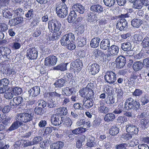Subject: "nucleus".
<instances>
[{
    "instance_id": "1",
    "label": "nucleus",
    "mask_w": 149,
    "mask_h": 149,
    "mask_svg": "<svg viewBox=\"0 0 149 149\" xmlns=\"http://www.w3.org/2000/svg\"><path fill=\"white\" fill-rule=\"evenodd\" d=\"M48 28L51 31L56 32L53 34V40H56L59 38L62 33L60 31L61 28V24L60 21L56 19L49 21L48 22Z\"/></svg>"
},
{
    "instance_id": "2",
    "label": "nucleus",
    "mask_w": 149,
    "mask_h": 149,
    "mask_svg": "<svg viewBox=\"0 0 149 149\" xmlns=\"http://www.w3.org/2000/svg\"><path fill=\"white\" fill-rule=\"evenodd\" d=\"M140 104L139 101L134 100L131 98L127 99L125 103L124 108L128 110L131 109L137 111L140 108Z\"/></svg>"
},
{
    "instance_id": "3",
    "label": "nucleus",
    "mask_w": 149,
    "mask_h": 149,
    "mask_svg": "<svg viewBox=\"0 0 149 149\" xmlns=\"http://www.w3.org/2000/svg\"><path fill=\"white\" fill-rule=\"evenodd\" d=\"M33 117L31 113L24 112L17 114L16 119V120H19L22 123H26L31 121Z\"/></svg>"
},
{
    "instance_id": "4",
    "label": "nucleus",
    "mask_w": 149,
    "mask_h": 149,
    "mask_svg": "<svg viewBox=\"0 0 149 149\" xmlns=\"http://www.w3.org/2000/svg\"><path fill=\"white\" fill-rule=\"evenodd\" d=\"M80 95L84 98L83 100L93 98L94 93L92 89H88L87 88H84L79 91Z\"/></svg>"
},
{
    "instance_id": "5",
    "label": "nucleus",
    "mask_w": 149,
    "mask_h": 149,
    "mask_svg": "<svg viewBox=\"0 0 149 149\" xmlns=\"http://www.w3.org/2000/svg\"><path fill=\"white\" fill-rule=\"evenodd\" d=\"M104 79L109 84H113L117 79L116 74L113 71H108L104 76Z\"/></svg>"
},
{
    "instance_id": "6",
    "label": "nucleus",
    "mask_w": 149,
    "mask_h": 149,
    "mask_svg": "<svg viewBox=\"0 0 149 149\" xmlns=\"http://www.w3.org/2000/svg\"><path fill=\"white\" fill-rule=\"evenodd\" d=\"M38 53L36 48L34 47H31L27 50L26 56L29 59H36L38 57Z\"/></svg>"
},
{
    "instance_id": "7",
    "label": "nucleus",
    "mask_w": 149,
    "mask_h": 149,
    "mask_svg": "<svg viewBox=\"0 0 149 149\" xmlns=\"http://www.w3.org/2000/svg\"><path fill=\"white\" fill-rule=\"evenodd\" d=\"M88 70L90 74L95 75L100 70V66L97 63H89L88 66Z\"/></svg>"
},
{
    "instance_id": "8",
    "label": "nucleus",
    "mask_w": 149,
    "mask_h": 149,
    "mask_svg": "<svg viewBox=\"0 0 149 149\" xmlns=\"http://www.w3.org/2000/svg\"><path fill=\"white\" fill-rule=\"evenodd\" d=\"M117 21L116 28L120 31L125 30L127 29L128 26L126 19L125 18H120Z\"/></svg>"
},
{
    "instance_id": "9",
    "label": "nucleus",
    "mask_w": 149,
    "mask_h": 149,
    "mask_svg": "<svg viewBox=\"0 0 149 149\" xmlns=\"http://www.w3.org/2000/svg\"><path fill=\"white\" fill-rule=\"evenodd\" d=\"M96 105L98 107V110L100 113L105 114L110 111V108L105 106V104L101 100L98 102Z\"/></svg>"
},
{
    "instance_id": "10",
    "label": "nucleus",
    "mask_w": 149,
    "mask_h": 149,
    "mask_svg": "<svg viewBox=\"0 0 149 149\" xmlns=\"http://www.w3.org/2000/svg\"><path fill=\"white\" fill-rule=\"evenodd\" d=\"M126 130L132 136L137 134L139 132L138 127L132 123H129L126 125Z\"/></svg>"
},
{
    "instance_id": "11",
    "label": "nucleus",
    "mask_w": 149,
    "mask_h": 149,
    "mask_svg": "<svg viewBox=\"0 0 149 149\" xmlns=\"http://www.w3.org/2000/svg\"><path fill=\"white\" fill-rule=\"evenodd\" d=\"M57 61L56 57L54 56H50L46 57L45 60V65L48 66H52L55 65Z\"/></svg>"
},
{
    "instance_id": "12",
    "label": "nucleus",
    "mask_w": 149,
    "mask_h": 149,
    "mask_svg": "<svg viewBox=\"0 0 149 149\" xmlns=\"http://www.w3.org/2000/svg\"><path fill=\"white\" fill-rule=\"evenodd\" d=\"M63 117L57 116L56 115H53L51 117V121L52 125L55 126H58L63 123Z\"/></svg>"
},
{
    "instance_id": "13",
    "label": "nucleus",
    "mask_w": 149,
    "mask_h": 149,
    "mask_svg": "<svg viewBox=\"0 0 149 149\" xmlns=\"http://www.w3.org/2000/svg\"><path fill=\"white\" fill-rule=\"evenodd\" d=\"M126 61V59L123 56H118L116 60L117 67L119 68H123L125 64Z\"/></svg>"
},
{
    "instance_id": "14",
    "label": "nucleus",
    "mask_w": 149,
    "mask_h": 149,
    "mask_svg": "<svg viewBox=\"0 0 149 149\" xmlns=\"http://www.w3.org/2000/svg\"><path fill=\"white\" fill-rule=\"evenodd\" d=\"M74 92V89L73 88L66 87L62 89L61 93L63 95L69 96L72 95Z\"/></svg>"
},
{
    "instance_id": "15",
    "label": "nucleus",
    "mask_w": 149,
    "mask_h": 149,
    "mask_svg": "<svg viewBox=\"0 0 149 149\" xmlns=\"http://www.w3.org/2000/svg\"><path fill=\"white\" fill-rule=\"evenodd\" d=\"M103 9L102 6L98 4L93 5L90 7V10L91 11L98 13V14H101L103 12Z\"/></svg>"
},
{
    "instance_id": "16",
    "label": "nucleus",
    "mask_w": 149,
    "mask_h": 149,
    "mask_svg": "<svg viewBox=\"0 0 149 149\" xmlns=\"http://www.w3.org/2000/svg\"><path fill=\"white\" fill-rule=\"evenodd\" d=\"M72 8L75 11H77L79 13L83 14L84 12L85 9L84 7L80 4L77 3L74 5Z\"/></svg>"
},
{
    "instance_id": "17",
    "label": "nucleus",
    "mask_w": 149,
    "mask_h": 149,
    "mask_svg": "<svg viewBox=\"0 0 149 149\" xmlns=\"http://www.w3.org/2000/svg\"><path fill=\"white\" fill-rule=\"evenodd\" d=\"M110 42L108 39L103 40L100 42V48L103 50H106L110 47Z\"/></svg>"
},
{
    "instance_id": "18",
    "label": "nucleus",
    "mask_w": 149,
    "mask_h": 149,
    "mask_svg": "<svg viewBox=\"0 0 149 149\" xmlns=\"http://www.w3.org/2000/svg\"><path fill=\"white\" fill-rule=\"evenodd\" d=\"M107 51L112 55H117L118 53L119 48L117 46L112 45L108 48Z\"/></svg>"
},
{
    "instance_id": "19",
    "label": "nucleus",
    "mask_w": 149,
    "mask_h": 149,
    "mask_svg": "<svg viewBox=\"0 0 149 149\" xmlns=\"http://www.w3.org/2000/svg\"><path fill=\"white\" fill-rule=\"evenodd\" d=\"M68 8L67 6L56 12L58 15L61 18H64L68 15Z\"/></svg>"
},
{
    "instance_id": "20",
    "label": "nucleus",
    "mask_w": 149,
    "mask_h": 149,
    "mask_svg": "<svg viewBox=\"0 0 149 149\" xmlns=\"http://www.w3.org/2000/svg\"><path fill=\"white\" fill-rule=\"evenodd\" d=\"M93 98L83 100L82 102L83 105L86 109H89L92 107L94 104Z\"/></svg>"
},
{
    "instance_id": "21",
    "label": "nucleus",
    "mask_w": 149,
    "mask_h": 149,
    "mask_svg": "<svg viewBox=\"0 0 149 149\" xmlns=\"http://www.w3.org/2000/svg\"><path fill=\"white\" fill-rule=\"evenodd\" d=\"M55 111L56 114L58 116H65L68 113L67 108L64 107L57 108Z\"/></svg>"
},
{
    "instance_id": "22",
    "label": "nucleus",
    "mask_w": 149,
    "mask_h": 149,
    "mask_svg": "<svg viewBox=\"0 0 149 149\" xmlns=\"http://www.w3.org/2000/svg\"><path fill=\"white\" fill-rule=\"evenodd\" d=\"M64 145V142L61 141H57L53 143L50 146L51 149H61Z\"/></svg>"
},
{
    "instance_id": "23",
    "label": "nucleus",
    "mask_w": 149,
    "mask_h": 149,
    "mask_svg": "<svg viewBox=\"0 0 149 149\" xmlns=\"http://www.w3.org/2000/svg\"><path fill=\"white\" fill-rule=\"evenodd\" d=\"M68 63H61L53 68V69L55 70L64 71L67 70V66Z\"/></svg>"
},
{
    "instance_id": "24",
    "label": "nucleus",
    "mask_w": 149,
    "mask_h": 149,
    "mask_svg": "<svg viewBox=\"0 0 149 149\" xmlns=\"http://www.w3.org/2000/svg\"><path fill=\"white\" fill-rule=\"evenodd\" d=\"M77 15L75 10H73L71 11L67 19L68 22L70 23H72L77 18Z\"/></svg>"
},
{
    "instance_id": "25",
    "label": "nucleus",
    "mask_w": 149,
    "mask_h": 149,
    "mask_svg": "<svg viewBox=\"0 0 149 149\" xmlns=\"http://www.w3.org/2000/svg\"><path fill=\"white\" fill-rule=\"evenodd\" d=\"M100 38L98 37H95L92 38L91 41L90 45L92 48H96L99 46Z\"/></svg>"
},
{
    "instance_id": "26",
    "label": "nucleus",
    "mask_w": 149,
    "mask_h": 149,
    "mask_svg": "<svg viewBox=\"0 0 149 149\" xmlns=\"http://www.w3.org/2000/svg\"><path fill=\"white\" fill-rule=\"evenodd\" d=\"M115 118V115L113 113H108L105 115L104 119L105 121L109 122L113 121Z\"/></svg>"
},
{
    "instance_id": "27",
    "label": "nucleus",
    "mask_w": 149,
    "mask_h": 149,
    "mask_svg": "<svg viewBox=\"0 0 149 149\" xmlns=\"http://www.w3.org/2000/svg\"><path fill=\"white\" fill-rule=\"evenodd\" d=\"M142 62L140 61H137L135 62L132 65L133 70L136 71L141 70L143 67Z\"/></svg>"
},
{
    "instance_id": "28",
    "label": "nucleus",
    "mask_w": 149,
    "mask_h": 149,
    "mask_svg": "<svg viewBox=\"0 0 149 149\" xmlns=\"http://www.w3.org/2000/svg\"><path fill=\"white\" fill-rule=\"evenodd\" d=\"M22 124V123L20 122L19 120H17L16 121L13 122L11 126L9 128L8 130L11 131L18 128Z\"/></svg>"
},
{
    "instance_id": "29",
    "label": "nucleus",
    "mask_w": 149,
    "mask_h": 149,
    "mask_svg": "<svg viewBox=\"0 0 149 149\" xmlns=\"http://www.w3.org/2000/svg\"><path fill=\"white\" fill-rule=\"evenodd\" d=\"M142 23L143 21L137 18L133 19L131 21L132 25L136 28L139 27Z\"/></svg>"
},
{
    "instance_id": "30",
    "label": "nucleus",
    "mask_w": 149,
    "mask_h": 149,
    "mask_svg": "<svg viewBox=\"0 0 149 149\" xmlns=\"http://www.w3.org/2000/svg\"><path fill=\"white\" fill-rule=\"evenodd\" d=\"M24 100L21 97L18 96L14 97L13 99V102L15 103L16 107L21 106V103L23 102Z\"/></svg>"
},
{
    "instance_id": "31",
    "label": "nucleus",
    "mask_w": 149,
    "mask_h": 149,
    "mask_svg": "<svg viewBox=\"0 0 149 149\" xmlns=\"http://www.w3.org/2000/svg\"><path fill=\"white\" fill-rule=\"evenodd\" d=\"M66 80L63 78L57 80L54 84L56 88H61L65 86Z\"/></svg>"
},
{
    "instance_id": "32",
    "label": "nucleus",
    "mask_w": 149,
    "mask_h": 149,
    "mask_svg": "<svg viewBox=\"0 0 149 149\" xmlns=\"http://www.w3.org/2000/svg\"><path fill=\"white\" fill-rule=\"evenodd\" d=\"M119 129L116 125L111 126L109 129V133L113 136H115L119 132Z\"/></svg>"
},
{
    "instance_id": "33",
    "label": "nucleus",
    "mask_w": 149,
    "mask_h": 149,
    "mask_svg": "<svg viewBox=\"0 0 149 149\" xmlns=\"http://www.w3.org/2000/svg\"><path fill=\"white\" fill-rule=\"evenodd\" d=\"M144 6L141 0H136L133 3V8L135 9H141Z\"/></svg>"
},
{
    "instance_id": "34",
    "label": "nucleus",
    "mask_w": 149,
    "mask_h": 149,
    "mask_svg": "<svg viewBox=\"0 0 149 149\" xmlns=\"http://www.w3.org/2000/svg\"><path fill=\"white\" fill-rule=\"evenodd\" d=\"M81 67H79L74 62H72L70 64V70L71 71L78 72L81 70Z\"/></svg>"
},
{
    "instance_id": "35",
    "label": "nucleus",
    "mask_w": 149,
    "mask_h": 149,
    "mask_svg": "<svg viewBox=\"0 0 149 149\" xmlns=\"http://www.w3.org/2000/svg\"><path fill=\"white\" fill-rule=\"evenodd\" d=\"M77 40V45L79 47H83L86 44V40L83 36L78 37Z\"/></svg>"
},
{
    "instance_id": "36",
    "label": "nucleus",
    "mask_w": 149,
    "mask_h": 149,
    "mask_svg": "<svg viewBox=\"0 0 149 149\" xmlns=\"http://www.w3.org/2000/svg\"><path fill=\"white\" fill-rule=\"evenodd\" d=\"M141 125L143 128L145 129L149 126V120L144 118L141 119L140 121Z\"/></svg>"
},
{
    "instance_id": "37",
    "label": "nucleus",
    "mask_w": 149,
    "mask_h": 149,
    "mask_svg": "<svg viewBox=\"0 0 149 149\" xmlns=\"http://www.w3.org/2000/svg\"><path fill=\"white\" fill-rule=\"evenodd\" d=\"M86 144L87 146L90 147L96 146V144L95 138L93 137H90Z\"/></svg>"
},
{
    "instance_id": "38",
    "label": "nucleus",
    "mask_w": 149,
    "mask_h": 149,
    "mask_svg": "<svg viewBox=\"0 0 149 149\" xmlns=\"http://www.w3.org/2000/svg\"><path fill=\"white\" fill-rule=\"evenodd\" d=\"M140 100L141 103V105L144 106L149 102V95L148 94L144 95L141 97Z\"/></svg>"
},
{
    "instance_id": "39",
    "label": "nucleus",
    "mask_w": 149,
    "mask_h": 149,
    "mask_svg": "<svg viewBox=\"0 0 149 149\" xmlns=\"http://www.w3.org/2000/svg\"><path fill=\"white\" fill-rule=\"evenodd\" d=\"M86 131V128L83 127H80L72 130V132L74 134L78 135L83 132H84Z\"/></svg>"
},
{
    "instance_id": "40",
    "label": "nucleus",
    "mask_w": 149,
    "mask_h": 149,
    "mask_svg": "<svg viewBox=\"0 0 149 149\" xmlns=\"http://www.w3.org/2000/svg\"><path fill=\"white\" fill-rule=\"evenodd\" d=\"M93 54L96 58H98L100 56L104 57L105 56V54L101 50L97 49H95L93 51Z\"/></svg>"
},
{
    "instance_id": "41",
    "label": "nucleus",
    "mask_w": 149,
    "mask_h": 149,
    "mask_svg": "<svg viewBox=\"0 0 149 149\" xmlns=\"http://www.w3.org/2000/svg\"><path fill=\"white\" fill-rule=\"evenodd\" d=\"M12 92L15 96H17L21 94L23 92L22 88L18 87H13Z\"/></svg>"
},
{
    "instance_id": "42",
    "label": "nucleus",
    "mask_w": 149,
    "mask_h": 149,
    "mask_svg": "<svg viewBox=\"0 0 149 149\" xmlns=\"http://www.w3.org/2000/svg\"><path fill=\"white\" fill-rule=\"evenodd\" d=\"M121 47L124 51L130 50L131 49V45L129 42L123 43L121 44Z\"/></svg>"
},
{
    "instance_id": "43",
    "label": "nucleus",
    "mask_w": 149,
    "mask_h": 149,
    "mask_svg": "<svg viewBox=\"0 0 149 149\" xmlns=\"http://www.w3.org/2000/svg\"><path fill=\"white\" fill-rule=\"evenodd\" d=\"M2 14L3 17L9 19L11 18L12 15L7 8H5L2 10Z\"/></svg>"
},
{
    "instance_id": "44",
    "label": "nucleus",
    "mask_w": 149,
    "mask_h": 149,
    "mask_svg": "<svg viewBox=\"0 0 149 149\" xmlns=\"http://www.w3.org/2000/svg\"><path fill=\"white\" fill-rule=\"evenodd\" d=\"M97 15L91 13H89L88 14V20L90 22H93L95 20L98 18Z\"/></svg>"
},
{
    "instance_id": "45",
    "label": "nucleus",
    "mask_w": 149,
    "mask_h": 149,
    "mask_svg": "<svg viewBox=\"0 0 149 149\" xmlns=\"http://www.w3.org/2000/svg\"><path fill=\"white\" fill-rule=\"evenodd\" d=\"M62 121H63V124L68 127H70L72 123V119L69 117H66L64 118L63 117Z\"/></svg>"
},
{
    "instance_id": "46",
    "label": "nucleus",
    "mask_w": 149,
    "mask_h": 149,
    "mask_svg": "<svg viewBox=\"0 0 149 149\" xmlns=\"http://www.w3.org/2000/svg\"><path fill=\"white\" fill-rule=\"evenodd\" d=\"M132 137V135L129 132L125 133L122 135L121 139L124 141H127L131 139Z\"/></svg>"
},
{
    "instance_id": "47",
    "label": "nucleus",
    "mask_w": 149,
    "mask_h": 149,
    "mask_svg": "<svg viewBox=\"0 0 149 149\" xmlns=\"http://www.w3.org/2000/svg\"><path fill=\"white\" fill-rule=\"evenodd\" d=\"M128 11L129 13H127L125 14H121L119 16V17L120 18H130L132 19V15L133 14H131V13L132 12V9H129Z\"/></svg>"
},
{
    "instance_id": "48",
    "label": "nucleus",
    "mask_w": 149,
    "mask_h": 149,
    "mask_svg": "<svg viewBox=\"0 0 149 149\" xmlns=\"http://www.w3.org/2000/svg\"><path fill=\"white\" fill-rule=\"evenodd\" d=\"M66 36V38L69 41V43L73 42L74 41L75 37L74 34L71 33L66 34L64 35Z\"/></svg>"
},
{
    "instance_id": "49",
    "label": "nucleus",
    "mask_w": 149,
    "mask_h": 149,
    "mask_svg": "<svg viewBox=\"0 0 149 149\" xmlns=\"http://www.w3.org/2000/svg\"><path fill=\"white\" fill-rule=\"evenodd\" d=\"M44 110L40 107H36L34 109V111L36 114L42 116L44 113Z\"/></svg>"
},
{
    "instance_id": "50",
    "label": "nucleus",
    "mask_w": 149,
    "mask_h": 149,
    "mask_svg": "<svg viewBox=\"0 0 149 149\" xmlns=\"http://www.w3.org/2000/svg\"><path fill=\"white\" fill-rule=\"evenodd\" d=\"M123 108L122 104H119L114 110L113 113L116 114H120L123 111Z\"/></svg>"
},
{
    "instance_id": "51",
    "label": "nucleus",
    "mask_w": 149,
    "mask_h": 149,
    "mask_svg": "<svg viewBox=\"0 0 149 149\" xmlns=\"http://www.w3.org/2000/svg\"><path fill=\"white\" fill-rule=\"evenodd\" d=\"M105 102L107 104H113L115 102V99L113 96L107 97L105 100Z\"/></svg>"
},
{
    "instance_id": "52",
    "label": "nucleus",
    "mask_w": 149,
    "mask_h": 149,
    "mask_svg": "<svg viewBox=\"0 0 149 149\" xmlns=\"http://www.w3.org/2000/svg\"><path fill=\"white\" fill-rule=\"evenodd\" d=\"M66 36H63L60 40V42L62 46H65L69 44V41L66 38Z\"/></svg>"
},
{
    "instance_id": "53",
    "label": "nucleus",
    "mask_w": 149,
    "mask_h": 149,
    "mask_svg": "<svg viewBox=\"0 0 149 149\" xmlns=\"http://www.w3.org/2000/svg\"><path fill=\"white\" fill-rule=\"evenodd\" d=\"M15 25L21 23L23 21V18L21 17H18L12 20Z\"/></svg>"
},
{
    "instance_id": "54",
    "label": "nucleus",
    "mask_w": 149,
    "mask_h": 149,
    "mask_svg": "<svg viewBox=\"0 0 149 149\" xmlns=\"http://www.w3.org/2000/svg\"><path fill=\"white\" fill-rule=\"evenodd\" d=\"M105 5L109 7L112 6L114 5L115 0H103Z\"/></svg>"
},
{
    "instance_id": "55",
    "label": "nucleus",
    "mask_w": 149,
    "mask_h": 149,
    "mask_svg": "<svg viewBox=\"0 0 149 149\" xmlns=\"http://www.w3.org/2000/svg\"><path fill=\"white\" fill-rule=\"evenodd\" d=\"M10 81L7 78H4L0 80V82L3 87H5L8 85Z\"/></svg>"
},
{
    "instance_id": "56",
    "label": "nucleus",
    "mask_w": 149,
    "mask_h": 149,
    "mask_svg": "<svg viewBox=\"0 0 149 149\" xmlns=\"http://www.w3.org/2000/svg\"><path fill=\"white\" fill-rule=\"evenodd\" d=\"M14 94L12 92H7L5 93L4 94V97L8 100H10L12 99L13 97Z\"/></svg>"
},
{
    "instance_id": "57",
    "label": "nucleus",
    "mask_w": 149,
    "mask_h": 149,
    "mask_svg": "<svg viewBox=\"0 0 149 149\" xmlns=\"http://www.w3.org/2000/svg\"><path fill=\"white\" fill-rule=\"evenodd\" d=\"M9 147V145L6 143L4 141H0V149H8Z\"/></svg>"
},
{
    "instance_id": "58",
    "label": "nucleus",
    "mask_w": 149,
    "mask_h": 149,
    "mask_svg": "<svg viewBox=\"0 0 149 149\" xmlns=\"http://www.w3.org/2000/svg\"><path fill=\"white\" fill-rule=\"evenodd\" d=\"M34 11L33 9H30L29 10L25 16L26 18L31 19L33 17Z\"/></svg>"
},
{
    "instance_id": "59",
    "label": "nucleus",
    "mask_w": 149,
    "mask_h": 149,
    "mask_svg": "<svg viewBox=\"0 0 149 149\" xmlns=\"http://www.w3.org/2000/svg\"><path fill=\"white\" fill-rule=\"evenodd\" d=\"M143 67L146 69L149 68V58H147L143 59L142 62Z\"/></svg>"
},
{
    "instance_id": "60",
    "label": "nucleus",
    "mask_w": 149,
    "mask_h": 149,
    "mask_svg": "<svg viewBox=\"0 0 149 149\" xmlns=\"http://www.w3.org/2000/svg\"><path fill=\"white\" fill-rule=\"evenodd\" d=\"M67 6L65 4H64L61 2L57 3L56 5V12L59 10L63 8H65Z\"/></svg>"
},
{
    "instance_id": "61",
    "label": "nucleus",
    "mask_w": 149,
    "mask_h": 149,
    "mask_svg": "<svg viewBox=\"0 0 149 149\" xmlns=\"http://www.w3.org/2000/svg\"><path fill=\"white\" fill-rule=\"evenodd\" d=\"M42 140V138L41 136L35 137L33 139V145L39 143V142Z\"/></svg>"
},
{
    "instance_id": "62",
    "label": "nucleus",
    "mask_w": 149,
    "mask_h": 149,
    "mask_svg": "<svg viewBox=\"0 0 149 149\" xmlns=\"http://www.w3.org/2000/svg\"><path fill=\"white\" fill-rule=\"evenodd\" d=\"M8 29V26L4 23H0V32L5 31Z\"/></svg>"
},
{
    "instance_id": "63",
    "label": "nucleus",
    "mask_w": 149,
    "mask_h": 149,
    "mask_svg": "<svg viewBox=\"0 0 149 149\" xmlns=\"http://www.w3.org/2000/svg\"><path fill=\"white\" fill-rule=\"evenodd\" d=\"M127 144L126 143H122L116 145L115 148L116 149H127Z\"/></svg>"
},
{
    "instance_id": "64",
    "label": "nucleus",
    "mask_w": 149,
    "mask_h": 149,
    "mask_svg": "<svg viewBox=\"0 0 149 149\" xmlns=\"http://www.w3.org/2000/svg\"><path fill=\"white\" fill-rule=\"evenodd\" d=\"M73 107L75 109L82 110L83 109V105L79 103H75L73 105Z\"/></svg>"
}]
</instances>
